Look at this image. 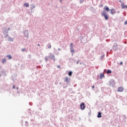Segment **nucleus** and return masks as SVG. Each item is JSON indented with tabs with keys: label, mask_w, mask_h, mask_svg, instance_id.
<instances>
[{
	"label": "nucleus",
	"mask_w": 127,
	"mask_h": 127,
	"mask_svg": "<svg viewBox=\"0 0 127 127\" xmlns=\"http://www.w3.org/2000/svg\"><path fill=\"white\" fill-rule=\"evenodd\" d=\"M81 110H85V104L84 103H81L80 105Z\"/></svg>",
	"instance_id": "f257e3e1"
},
{
	"label": "nucleus",
	"mask_w": 127,
	"mask_h": 127,
	"mask_svg": "<svg viewBox=\"0 0 127 127\" xmlns=\"http://www.w3.org/2000/svg\"><path fill=\"white\" fill-rule=\"evenodd\" d=\"M111 13L112 15L115 14V13H117V11H116V9L113 8L112 9L110 10Z\"/></svg>",
	"instance_id": "f03ea898"
},
{
	"label": "nucleus",
	"mask_w": 127,
	"mask_h": 127,
	"mask_svg": "<svg viewBox=\"0 0 127 127\" xmlns=\"http://www.w3.org/2000/svg\"><path fill=\"white\" fill-rule=\"evenodd\" d=\"M124 91V87L120 86L118 88V92H123Z\"/></svg>",
	"instance_id": "7ed1b4c3"
},
{
	"label": "nucleus",
	"mask_w": 127,
	"mask_h": 127,
	"mask_svg": "<svg viewBox=\"0 0 127 127\" xmlns=\"http://www.w3.org/2000/svg\"><path fill=\"white\" fill-rule=\"evenodd\" d=\"M122 8H127V5H126L124 3L121 4Z\"/></svg>",
	"instance_id": "20e7f679"
},
{
	"label": "nucleus",
	"mask_w": 127,
	"mask_h": 127,
	"mask_svg": "<svg viewBox=\"0 0 127 127\" xmlns=\"http://www.w3.org/2000/svg\"><path fill=\"white\" fill-rule=\"evenodd\" d=\"M49 58H51V59H55V56H54V55H51L50 54V56L48 57Z\"/></svg>",
	"instance_id": "39448f33"
},
{
	"label": "nucleus",
	"mask_w": 127,
	"mask_h": 127,
	"mask_svg": "<svg viewBox=\"0 0 127 127\" xmlns=\"http://www.w3.org/2000/svg\"><path fill=\"white\" fill-rule=\"evenodd\" d=\"M64 82H70V78H68V77H65L64 78Z\"/></svg>",
	"instance_id": "423d86ee"
},
{
	"label": "nucleus",
	"mask_w": 127,
	"mask_h": 127,
	"mask_svg": "<svg viewBox=\"0 0 127 127\" xmlns=\"http://www.w3.org/2000/svg\"><path fill=\"white\" fill-rule=\"evenodd\" d=\"M104 9H105L106 11H109L110 10V8H109V7L106 6L104 8Z\"/></svg>",
	"instance_id": "0eeeda50"
},
{
	"label": "nucleus",
	"mask_w": 127,
	"mask_h": 127,
	"mask_svg": "<svg viewBox=\"0 0 127 127\" xmlns=\"http://www.w3.org/2000/svg\"><path fill=\"white\" fill-rule=\"evenodd\" d=\"M97 118H102V113H101V112L98 113Z\"/></svg>",
	"instance_id": "6e6552de"
},
{
	"label": "nucleus",
	"mask_w": 127,
	"mask_h": 127,
	"mask_svg": "<svg viewBox=\"0 0 127 127\" xmlns=\"http://www.w3.org/2000/svg\"><path fill=\"white\" fill-rule=\"evenodd\" d=\"M6 62V60H5V59H3L2 60V62H1V63H2V64L5 63Z\"/></svg>",
	"instance_id": "1a4fd4ad"
},
{
	"label": "nucleus",
	"mask_w": 127,
	"mask_h": 127,
	"mask_svg": "<svg viewBox=\"0 0 127 127\" xmlns=\"http://www.w3.org/2000/svg\"><path fill=\"white\" fill-rule=\"evenodd\" d=\"M24 6H25V7H28L29 6V4L27 3H25L24 4Z\"/></svg>",
	"instance_id": "9d476101"
},
{
	"label": "nucleus",
	"mask_w": 127,
	"mask_h": 127,
	"mask_svg": "<svg viewBox=\"0 0 127 127\" xmlns=\"http://www.w3.org/2000/svg\"><path fill=\"white\" fill-rule=\"evenodd\" d=\"M104 17H105L106 20H108V19H109V16L108 15H105V16H104Z\"/></svg>",
	"instance_id": "9b49d317"
},
{
	"label": "nucleus",
	"mask_w": 127,
	"mask_h": 127,
	"mask_svg": "<svg viewBox=\"0 0 127 127\" xmlns=\"http://www.w3.org/2000/svg\"><path fill=\"white\" fill-rule=\"evenodd\" d=\"M104 77H105V75H104V74H100V79H103V78H104Z\"/></svg>",
	"instance_id": "f8f14e48"
},
{
	"label": "nucleus",
	"mask_w": 127,
	"mask_h": 127,
	"mask_svg": "<svg viewBox=\"0 0 127 127\" xmlns=\"http://www.w3.org/2000/svg\"><path fill=\"white\" fill-rule=\"evenodd\" d=\"M106 13H106V12L103 11V12L102 13V16H105V15H107Z\"/></svg>",
	"instance_id": "ddd939ff"
},
{
	"label": "nucleus",
	"mask_w": 127,
	"mask_h": 127,
	"mask_svg": "<svg viewBox=\"0 0 127 127\" xmlns=\"http://www.w3.org/2000/svg\"><path fill=\"white\" fill-rule=\"evenodd\" d=\"M6 57H7L9 60H10V59H11V58H12V57H11V56H10V55H7V56H6Z\"/></svg>",
	"instance_id": "4468645a"
},
{
	"label": "nucleus",
	"mask_w": 127,
	"mask_h": 127,
	"mask_svg": "<svg viewBox=\"0 0 127 127\" xmlns=\"http://www.w3.org/2000/svg\"><path fill=\"white\" fill-rule=\"evenodd\" d=\"M107 74H111L112 73V70L108 69V71H107Z\"/></svg>",
	"instance_id": "2eb2a0df"
},
{
	"label": "nucleus",
	"mask_w": 127,
	"mask_h": 127,
	"mask_svg": "<svg viewBox=\"0 0 127 127\" xmlns=\"http://www.w3.org/2000/svg\"><path fill=\"white\" fill-rule=\"evenodd\" d=\"M72 74H73V72L72 71H69L68 72V76H72Z\"/></svg>",
	"instance_id": "dca6fc26"
},
{
	"label": "nucleus",
	"mask_w": 127,
	"mask_h": 127,
	"mask_svg": "<svg viewBox=\"0 0 127 127\" xmlns=\"http://www.w3.org/2000/svg\"><path fill=\"white\" fill-rule=\"evenodd\" d=\"M9 41H13V39H12L11 38H9Z\"/></svg>",
	"instance_id": "f3484780"
},
{
	"label": "nucleus",
	"mask_w": 127,
	"mask_h": 127,
	"mask_svg": "<svg viewBox=\"0 0 127 127\" xmlns=\"http://www.w3.org/2000/svg\"><path fill=\"white\" fill-rule=\"evenodd\" d=\"M70 52H71V53H74V52H75V51L74 50V49H72L70 50Z\"/></svg>",
	"instance_id": "a211bd4d"
},
{
	"label": "nucleus",
	"mask_w": 127,
	"mask_h": 127,
	"mask_svg": "<svg viewBox=\"0 0 127 127\" xmlns=\"http://www.w3.org/2000/svg\"><path fill=\"white\" fill-rule=\"evenodd\" d=\"M21 51H22V52L25 51V49H22L21 50Z\"/></svg>",
	"instance_id": "6ab92c4d"
},
{
	"label": "nucleus",
	"mask_w": 127,
	"mask_h": 127,
	"mask_svg": "<svg viewBox=\"0 0 127 127\" xmlns=\"http://www.w3.org/2000/svg\"><path fill=\"white\" fill-rule=\"evenodd\" d=\"M48 48L50 49L51 48V45H50L48 47Z\"/></svg>",
	"instance_id": "aec40b11"
},
{
	"label": "nucleus",
	"mask_w": 127,
	"mask_h": 127,
	"mask_svg": "<svg viewBox=\"0 0 127 127\" xmlns=\"http://www.w3.org/2000/svg\"><path fill=\"white\" fill-rule=\"evenodd\" d=\"M99 6H100V7H103V6H104V5L101 4Z\"/></svg>",
	"instance_id": "412c9836"
},
{
	"label": "nucleus",
	"mask_w": 127,
	"mask_h": 127,
	"mask_svg": "<svg viewBox=\"0 0 127 127\" xmlns=\"http://www.w3.org/2000/svg\"><path fill=\"white\" fill-rule=\"evenodd\" d=\"M124 23H125V25H127V21H125Z\"/></svg>",
	"instance_id": "4be33fe9"
},
{
	"label": "nucleus",
	"mask_w": 127,
	"mask_h": 127,
	"mask_svg": "<svg viewBox=\"0 0 127 127\" xmlns=\"http://www.w3.org/2000/svg\"><path fill=\"white\" fill-rule=\"evenodd\" d=\"M45 60H46V61H47V60H48V59H47V57H46L45 58Z\"/></svg>",
	"instance_id": "5701e85b"
},
{
	"label": "nucleus",
	"mask_w": 127,
	"mask_h": 127,
	"mask_svg": "<svg viewBox=\"0 0 127 127\" xmlns=\"http://www.w3.org/2000/svg\"><path fill=\"white\" fill-rule=\"evenodd\" d=\"M13 89H15V86L13 85Z\"/></svg>",
	"instance_id": "b1692460"
},
{
	"label": "nucleus",
	"mask_w": 127,
	"mask_h": 127,
	"mask_svg": "<svg viewBox=\"0 0 127 127\" xmlns=\"http://www.w3.org/2000/svg\"><path fill=\"white\" fill-rule=\"evenodd\" d=\"M92 88V89H94L95 88V86L93 85Z\"/></svg>",
	"instance_id": "393cba45"
},
{
	"label": "nucleus",
	"mask_w": 127,
	"mask_h": 127,
	"mask_svg": "<svg viewBox=\"0 0 127 127\" xmlns=\"http://www.w3.org/2000/svg\"><path fill=\"white\" fill-rule=\"evenodd\" d=\"M120 65H123V62L120 63Z\"/></svg>",
	"instance_id": "a878e982"
},
{
	"label": "nucleus",
	"mask_w": 127,
	"mask_h": 127,
	"mask_svg": "<svg viewBox=\"0 0 127 127\" xmlns=\"http://www.w3.org/2000/svg\"><path fill=\"white\" fill-rule=\"evenodd\" d=\"M70 46H73V43H70Z\"/></svg>",
	"instance_id": "bb28decb"
},
{
	"label": "nucleus",
	"mask_w": 127,
	"mask_h": 127,
	"mask_svg": "<svg viewBox=\"0 0 127 127\" xmlns=\"http://www.w3.org/2000/svg\"><path fill=\"white\" fill-rule=\"evenodd\" d=\"M76 64H79V61H77V62H76Z\"/></svg>",
	"instance_id": "cd10ccee"
},
{
	"label": "nucleus",
	"mask_w": 127,
	"mask_h": 127,
	"mask_svg": "<svg viewBox=\"0 0 127 127\" xmlns=\"http://www.w3.org/2000/svg\"><path fill=\"white\" fill-rule=\"evenodd\" d=\"M57 67L60 68V65H58Z\"/></svg>",
	"instance_id": "c85d7f7f"
},
{
	"label": "nucleus",
	"mask_w": 127,
	"mask_h": 127,
	"mask_svg": "<svg viewBox=\"0 0 127 127\" xmlns=\"http://www.w3.org/2000/svg\"><path fill=\"white\" fill-rule=\"evenodd\" d=\"M38 46H40V44H38Z\"/></svg>",
	"instance_id": "c756f323"
},
{
	"label": "nucleus",
	"mask_w": 127,
	"mask_h": 127,
	"mask_svg": "<svg viewBox=\"0 0 127 127\" xmlns=\"http://www.w3.org/2000/svg\"><path fill=\"white\" fill-rule=\"evenodd\" d=\"M58 50H59V51H60V50H60V48H59V49H58Z\"/></svg>",
	"instance_id": "7c9ffc66"
},
{
	"label": "nucleus",
	"mask_w": 127,
	"mask_h": 127,
	"mask_svg": "<svg viewBox=\"0 0 127 127\" xmlns=\"http://www.w3.org/2000/svg\"><path fill=\"white\" fill-rule=\"evenodd\" d=\"M60 0V1H62V0Z\"/></svg>",
	"instance_id": "2f4dec72"
}]
</instances>
